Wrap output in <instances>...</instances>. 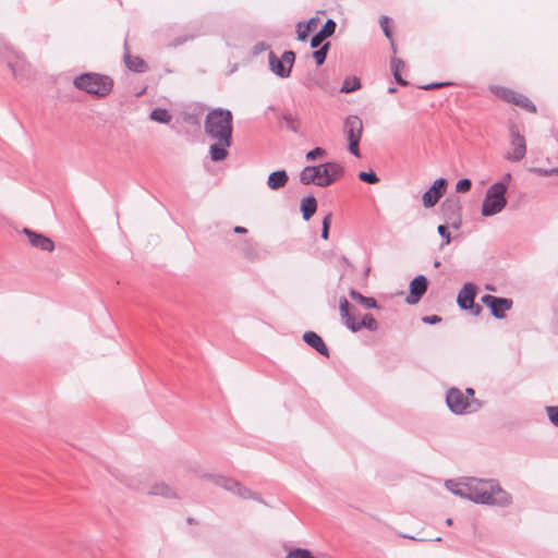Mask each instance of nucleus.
<instances>
[{
  "label": "nucleus",
  "mask_w": 558,
  "mask_h": 558,
  "mask_svg": "<svg viewBox=\"0 0 558 558\" xmlns=\"http://www.w3.org/2000/svg\"><path fill=\"white\" fill-rule=\"evenodd\" d=\"M318 25V19H311L306 23H299L296 26L298 39L301 41L306 40L308 34L313 32Z\"/></svg>",
  "instance_id": "22"
},
{
  "label": "nucleus",
  "mask_w": 558,
  "mask_h": 558,
  "mask_svg": "<svg viewBox=\"0 0 558 558\" xmlns=\"http://www.w3.org/2000/svg\"><path fill=\"white\" fill-rule=\"evenodd\" d=\"M304 341L314 348L320 354L328 356L329 351L324 340L314 331H307L303 335Z\"/></svg>",
  "instance_id": "18"
},
{
  "label": "nucleus",
  "mask_w": 558,
  "mask_h": 558,
  "mask_svg": "<svg viewBox=\"0 0 558 558\" xmlns=\"http://www.w3.org/2000/svg\"><path fill=\"white\" fill-rule=\"evenodd\" d=\"M150 119L159 123H169L171 116L166 109L157 108L151 111Z\"/></svg>",
  "instance_id": "30"
},
{
  "label": "nucleus",
  "mask_w": 558,
  "mask_h": 558,
  "mask_svg": "<svg viewBox=\"0 0 558 558\" xmlns=\"http://www.w3.org/2000/svg\"><path fill=\"white\" fill-rule=\"evenodd\" d=\"M10 68L15 77H27L32 72V65L23 56H16L15 60L10 62Z\"/></svg>",
  "instance_id": "17"
},
{
  "label": "nucleus",
  "mask_w": 558,
  "mask_h": 558,
  "mask_svg": "<svg viewBox=\"0 0 558 558\" xmlns=\"http://www.w3.org/2000/svg\"><path fill=\"white\" fill-rule=\"evenodd\" d=\"M228 147L230 145H226L223 141H217L216 144L210 146V157L214 161H221L226 159L228 155Z\"/></svg>",
  "instance_id": "23"
},
{
  "label": "nucleus",
  "mask_w": 558,
  "mask_h": 558,
  "mask_svg": "<svg viewBox=\"0 0 558 558\" xmlns=\"http://www.w3.org/2000/svg\"><path fill=\"white\" fill-rule=\"evenodd\" d=\"M439 234L445 239V244L450 243V233L448 232L447 228L445 226L438 227Z\"/></svg>",
  "instance_id": "42"
},
{
  "label": "nucleus",
  "mask_w": 558,
  "mask_h": 558,
  "mask_svg": "<svg viewBox=\"0 0 558 558\" xmlns=\"http://www.w3.org/2000/svg\"><path fill=\"white\" fill-rule=\"evenodd\" d=\"M436 320H438V318L435 316V317L432 318L430 322H436Z\"/></svg>",
  "instance_id": "53"
},
{
  "label": "nucleus",
  "mask_w": 558,
  "mask_h": 558,
  "mask_svg": "<svg viewBox=\"0 0 558 558\" xmlns=\"http://www.w3.org/2000/svg\"><path fill=\"white\" fill-rule=\"evenodd\" d=\"M330 223H331V214H327L323 220V230H322V238L324 240H327L328 239V232H329V227H330Z\"/></svg>",
  "instance_id": "39"
},
{
  "label": "nucleus",
  "mask_w": 558,
  "mask_h": 558,
  "mask_svg": "<svg viewBox=\"0 0 558 558\" xmlns=\"http://www.w3.org/2000/svg\"><path fill=\"white\" fill-rule=\"evenodd\" d=\"M24 233L27 235L29 243L41 251L52 252L54 250V243L51 239L44 234L36 233L32 230L24 229Z\"/></svg>",
  "instance_id": "15"
},
{
  "label": "nucleus",
  "mask_w": 558,
  "mask_h": 558,
  "mask_svg": "<svg viewBox=\"0 0 558 558\" xmlns=\"http://www.w3.org/2000/svg\"><path fill=\"white\" fill-rule=\"evenodd\" d=\"M360 87H361V83H360L359 78H356V77L348 78L343 82L341 92L351 93V92L359 89Z\"/></svg>",
  "instance_id": "32"
},
{
  "label": "nucleus",
  "mask_w": 558,
  "mask_h": 558,
  "mask_svg": "<svg viewBox=\"0 0 558 558\" xmlns=\"http://www.w3.org/2000/svg\"><path fill=\"white\" fill-rule=\"evenodd\" d=\"M427 289V280L424 276L415 277L410 283V295L408 296V302L410 304H415L420 301L421 296L426 292Z\"/></svg>",
  "instance_id": "16"
},
{
  "label": "nucleus",
  "mask_w": 558,
  "mask_h": 558,
  "mask_svg": "<svg viewBox=\"0 0 558 558\" xmlns=\"http://www.w3.org/2000/svg\"><path fill=\"white\" fill-rule=\"evenodd\" d=\"M446 402L449 410L454 414H466L475 412L481 408V403L477 399H470V397L464 396V392L456 386H451L447 391Z\"/></svg>",
  "instance_id": "6"
},
{
  "label": "nucleus",
  "mask_w": 558,
  "mask_h": 558,
  "mask_svg": "<svg viewBox=\"0 0 558 558\" xmlns=\"http://www.w3.org/2000/svg\"><path fill=\"white\" fill-rule=\"evenodd\" d=\"M204 477L208 478L215 485H217L226 490L230 489V485L233 481V478H231V477H227V476L219 475V474H206V475H204Z\"/></svg>",
  "instance_id": "28"
},
{
  "label": "nucleus",
  "mask_w": 558,
  "mask_h": 558,
  "mask_svg": "<svg viewBox=\"0 0 558 558\" xmlns=\"http://www.w3.org/2000/svg\"><path fill=\"white\" fill-rule=\"evenodd\" d=\"M339 310L340 316L344 323V325L353 332L361 330L362 328H366L368 330H376L378 328V324L376 319L366 314L363 317H350L349 316V302L347 299L341 298L339 301Z\"/></svg>",
  "instance_id": "7"
},
{
  "label": "nucleus",
  "mask_w": 558,
  "mask_h": 558,
  "mask_svg": "<svg viewBox=\"0 0 558 558\" xmlns=\"http://www.w3.org/2000/svg\"><path fill=\"white\" fill-rule=\"evenodd\" d=\"M149 495L162 496L166 498H177L174 490L165 483L155 484L148 492Z\"/></svg>",
  "instance_id": "24"
},
{
  "label": "nucleus",
  "mask_w": 558,
  "mask_h": 558,
  "mask_svg": "<svg viewBox=\"0 0 558 558\" xmlns=\"http://www.w3.org/2000/svg\"><path fill=\"white\" fill-rule=\"evenodd\" d=\"M326 154L325 149L324 148H320V147H316L312 150H310L307 154H306V158L308 160H314L318 157H322Z\"/></svg>",
  "instance_id": "40"
},
{
  "label": "nucleus",
  "mask_w": 558,
  "mask_h": 558,
  "mask_svg": "<svg viewBox=\"0 0 558 558\" xmlns=\"http://www.w3.org/2000/svg\"><path fill=\"white\" fill-rule=\"evenodd\" d=\"M289 177L284 170L271 172L267 179V185L270 190H279L286 186Z\"/></svg>",
  "instance_id": "19"
},
{
  "label": "nucleus",
  "mask_w": 558,
  "mask_h": 558,
  "mask_svg": "<svg viewBox=\"0 0 558 558\" xmlns=\"http://www.w3.org/2000/svg\"><path fill=\"white\" fill-rule=\"evenodd\" d=\"M482 303L490 308L492 314L496 318H504L506 312L512 307V301L509 299L497 298L490 294H486L481 299Z\"/></svg>",
  "instance_id": "12"
},
{
  "label": "nucleus",
  "mask_w": 558,
  "mask_h": 558,
  "mask_svg": "<svg viewBox=\"0 0 558 558\" xmlns=\"http://www.w3.org/2000/svg\"><path fill=\"white\" fill-rule=\"evenodd\" d=\"M236 495L243 499H254L259 502L263 501L262 498L256 493H254L253 490H251L250 488H247L243 485H241V487L236 492Z\"/></svg>",
  "instance_id": "31"
},
{
  "label": "nucleus",
  "mask_w": 558,
  "mask_h": 558,
  "mask_svg": "<svg viewBox=\"0 0 558 558\" xmlns=\"http://www.w3.org/2000/svg\"><path fill=\"white\" fill-rule=\"evenodd\" d=\"M471 189V181L469 179H461L456 185V190L459 193H466Z\"/></svg>",
  "instance_id": "38"
},
{
  "label": "nucleus",
  "mask_w": 558,
  "mask_h": 558,
  "mask_svg": "<svg viewBox=\"0 0 558 558\" xmlns=\"http://www.w3.org/2000/svg\"><path fill=\"white\" fill-rule=\"evenodd\" d=\"M510 180H511V174H510V173H506V174L504 175V178H502V181H501V182H506V183H507V185H508V184H509V182H510Z\"/></svg>",
  "instance_id": "49"
},
{
  "label": "nucleus",
  "mask_w": 558,
  "mask_h": 558,
  "mask_svg": "<svg viewBox=\"0 0 558 558\" xmlns=\"http://www.w3.org/2000/svg\"><path fill=\"white\" fill-rule=\"evenodd\" d=\"M232 119L231 111L220 108L213 109L206 117L205 131L211 138L231 145Z\"/></svg>",
  "instance_id": "3"
},
{
  "label": "nucleus",
  "mask_w": 558,
  "mask_h": 558,
  "mask_svg": "<svg viewBox=\"0 0 558 558\" xmlns=\"http://www.w3.org/2000/svg\"><path fill=\"white\" fill-rule=\"evenodd\" d=\"M447 181L445 179H437L433 185L423 194L422 201L425 207H433L437 204L439 198L445 194Z\"/></svg>",
  "instance_id": "14"
},
{
  "label": "nucleus",
  "mask_w": 558,
  "mask_h": 558,
  "mask_svg": "<svg viewBox=\"0 0 558 558\" xmlns=\"http://www.w3.org/2000/svg\"><path fill=\"white\" fill-rule=\"evenodd\" d=\"M234 232L235 233H246L247 230L244 227H239L238 226V227L234 228Z\"/></svg>",
  "instance_id": "48"
},
{
  "label": "nucleus",
  "mask_w": 558,
  "mask_h": 558,
  "mask_svg": "<svg viewBox=\"0 0 558 558\" xmlns=\"http://www.w3.org/2000/svg\"><path fill=\"white\" fill-rule=\"evenodd\" d=\"M476 288L472 283H466L458 294L457 302L463 310H471L474 315L481 313V306L474 304Z\"/></svg>",
  "instance_id": "13"
},
{
  "label": "nucleus",
  "mask_w": 558,
  "mask_h": 558,
  "mask_svg": "<svg viewBox=\"0 0 558 558\" xmlns=\"http://www.w3.org/2000/svg\"><path fill=\"white\" fill-rule=\"evenodd\" d=\"M286 558H315L306 548H294L290 550Z\"/></svg>",
  "instance_id": "33"
},
{
  "label": "nucleus",
  "mask_w": 558,
  "mask_h": 558,
  "mask_svg": "<svg viewBox=\"0 0 558 558\" xmlns=\"http://www.w3.org/2000/svg\"><path fill=\"white\" fill-rule=\"evenodd\" d=\"M336 31V23L332 20H328L323 28L319 31L326 38L331 36Z\"/></svg>",
  "instance_id": "36"
},
{
  "label": "nucleus",
  "mask_w": 558,
  "mask_h": 558,
  "mask_svg": "<svg viewBox=\"0 0 558 558\" xmlns=\"http://www.w3.org/2000/svg\"><path fill=\"white\" fill-rule=\"evenodd\" d=\"M328 49H329V43H326L320 49L316 50L313 53V57H314L317 65H322L325 62Z\"/></svg>",
  "instance_id": "34"
},
{
  "label": "nucleus",
  "mask_w": 558,
  "mask_h": 558,
  "mask_svg": "<svg viewBox=\"0 0 558 558\" xmlns=\"http://www.w3.org/2000/svg\"><path fill=\"white\" fill-rule=\"evenodd\" d=\"M447 85H449V83L428 84V85L422 86V88L428 90V89H434V88H440V87H444Z\"/></svg>",
  "instance_id": "44"
},
{
  "label": "nucleus",
  "mask_w": 558,
  "mask_h": 558,
  "mask_svg": "<svg viewBox=\"0 0 558 558\" xmlns=\"http://www.w3.org/2000/svg\"><path fill=\"white\" fill-rule=\"evenodd\" d=\"M402 537H404V538H409V539H414V541L416 539L415 537L410 536V535H407V534L402 535Z\"/></svg>",
  "instance_id": "50"
},
{
  "label": "nucleus",
  "mask_w": 558,
  "mask_h": 558,
  "mask_svg": "<svg viewBox=\"0 0 558 558\" xmlns=\"http://www.w3.org/2000/svg\"><path fill=\"white\" fill-rule=\"evenodd\" d=\"M73 84L77 89L95 98L107 97L114 86L112 77L96 72H88L76 76Z\"/></svg>",
  "instance_id": "4"
},
{
  "label": "nucleus",
  "mask_w": 558,
  "mask_h": 558,
  "mask_svg": "<svg viewBox=\"0 0 558 558\" xmlns=\"http://www.w3.org/2000/svg\"><path fill=\"white\" fill-rule=\"evenodd\" d=\"M379 24H380V27H381L385 36L390 40L391 49H392L393 53H397V45L393 40L392 32H391V19L388 16H381L379 19Z\"/></svg>",
  "instance_id": "26"
},
{
  "label": "nucleus",
  "mask_w": 558,
  "mask_h": 558,
  "mask_svg": "<svg viewBox=\"0 0 558 558\" xmlns=\"http://www.w3.org/2000/svg\"><path fill=\"white\" fill-rule=\"evenodd\" d=\"M532 171L539 175H549V174L555 173V170H543L541 168H534V169H532Z\"/></svg>",
  "instance_id": "45"
},
{
  "label": "nucleus",
  "mask_w": 558,
  "mask_h": 558,
  "mask_svg": "<svg viewBox=\"0 0 558 558\" xmlns=\"http://www.w3.org/2000/svg\"><path fill=\"white\" fill-rule=\"evenodd\" d=\"M546 411L551 424L558 427V405L546 407Z\"/></svg>",
  "instance_id": "37"
},
{
  "label": "nucleus",
  "mask_w": 558,
  "mask_h": 558,
  "mask_svg": "<svg viewBox=\"0 0 558 558\" xmlns=\"http://www.w3.org/2000/svg\"><path fill=\"white\" fill-rule=\"evenodd\" d=\"M510 135V149L508 150L506 158L510 161H520L526 154L525 138L515 128L511 129Z\"/></svg>",
  "instance_id": "11"
},
{
  "label": "nucleus",
  "mask_w": 558,
  "mask_h": 558,
  "mask_svg": "<svg viewBox=\"0 0 558 558\" xmlns=\"http://www.w3.org/2000/svg\"><path fill=\"white\" fill-rule=\"evenodd\" d=\"M447 488L454 495L466 498L468 492L465 488L469 486V481L465 483H456L452 480L446 482Z\"/></svg>",
  "instance_id": "27"
},
{
  "label": "nucleus",
  "mask_w": 558,
  "mask_h": 558,
  "mask_svg": "<svg viewBox=\"0 0 558 558\" xmlns=\"http://www.w3.org/2000/svg\"><path fill=\"white\" fill-rule=\"evenodd\" d=\"M187 522H189V523H192V522H193V519H192V518H189V519H187Z\"/></svg>",
  "instance_id": "55"
},
{
  "label": "nucleus",
  "mask_w": 558,
  "mask_h": 558,
  "mask_svg": "<svg viewBox=\"0 0 558 558\" xmlns=\"http://www.w3.org/2000/svg\"><path fill=\"white\" fill-rule=\"evenodd\" d=\"M506 182H497L487 190L482 205V215L484 217L494 216L500 213L506 207Z\"/></svg>",
  "instance_id": "5"
},
{
  "label": "nucleus",
  "mask_w": 558,
  "mask_h": 558,
  "mask_svg": "<svg viewBox=\"0 0 558 558\" xmlns=\"http://www.w3.org/2000/svg\"><path fill=\"white\" fill-rule=\"evenodd\" d=\"M446 524H447V525H451V524H452V519H451V518H448V519L446 520Z\"/></svg>",
  "instance_id": "52"
},
{
  "label": "nucleus",
  "mask_w": 558,
  "mask_h": 558,
  "mask_svg": "<svg viewBox=\"0 0 558 558\" xmlns=\"http://www.w3.org/2000/svg\"><path fill=\"white\" fill-rule=\"evenodd\" d=\"M344 132L349 142V150L355 157H361L359 144L363 133V122L356 116H350L344 122Z\"/></svg>",
  "instance_id": "8"
},
{
  "label": "nucleus",
  "mask_w": 558,
  "mask_h": 558,
  "mask_svg": "<svg viewBox=\"0 0 558 558\" xmlns=\"http://www.w3.org/2000/svg\"><path fill=\"white\" fill-rule=\"evenodd\" d=\"M466 499L482 505L505 507L511 504V496L493 481L469 478Z\"/></svg>",
  "instance_id": "1"
},
{
  "label": "nucleus",
  "mask_w": 558,
  "mask_h": 558,
  "mask_svg": "<svg viewBox=\"0 0 558 558\" xmlns=\"http://www.w3.org/2000/svg\"><path fill=\"white\" fill-rule=\"evenodd\" d=\"M124 63L128 66V69L134 72H145L147 70L146 62L138 56L125 53Z\"/></svg>",
  "instance_id": "21"
},
{
  "label": "nucleus",
  "mask_w": 558,
  "mask_h": 558,
  "mask_svg": "<svg viewBox=\"0 0 558 558\" xmlns=\"http://www.w3.org/2000/svg\"><path fill=\"white\" fill-rule=\"evenodd\" d=\"M440 265V263L437 260L435 262V266L438 267Z\"/></svg>",
  "instance_id": "54"
},
{
  "label": "nucleus",
  "mask_w": 558,
  "mask_h": 558,
  "mask_svg": "<svg viewBox=\"0 0 558 558\" xmlns=\"http://www.w3.org/2000/svg\"><path fill=\"white\" fill-rule=\"evenodd\" d=\"M317 202L315 197L308 196L302 199L301 202V210L303 214V218L308 220L316 211Z\"/></svg>",
  "instance_id": "25"
},
{
  "label": "nucleus",
  "mask_w": 558,
  "mask_h": 558,
  "mask_svg": "<svg viewBox=\"0 0 558 558\" xmlns=\"http://www.w3.org/2000/svg\"><path fill=\"white\" fill-rule=\"evenodd\" d=\"M493 93L501 100L518 106L527 112L536 111L535 106L527 97L508 87L496 86L494 87Z\"/></svg>",
  "instance_id": "9"
},
{
  "label": "nucleus",
  "mask_w": 558,
  "mask_h": 558,
  "mask_svg": "<svg viewBox=\"0 0 558 558\" xmlns=\"http://www.w3.org/2000/svg\"><path fill=\"white\" fill-rule=\"evenodd\" d=\"M463 392H464V396L470 397V399H475L474 398L475 391L472 387H466Z\"/></svg>",
  "instance_id": "46"
},
{
  "label": "nucleus",
  "mask_w": 558,
  "mask_h": 558,
  "mask_svg": "<svg viewBox=\"0 0 558 558\" xmlns=\"http://www.w3.org/2000/svg\"><path fill=\"white\" fill-rule=\"evenodd\" d=\"M344 174V168L333 161L318 166L305 167L300 172V181L304 185L315 184L319 187H327L340 180Z\"/></svg>",
  "instance_id": "2"
},
{
  "label": "nucleus",
  "mask_w": 558,
  "mask_h": 558,
  "mask_svg": "<svg viewBox=\"0 0 558 558\" xmlns=\"http://www.w3.org/2000/svg\"><path fill=\"white\" fill-rule=\"evenodd\" d=\"M241 483L236 480H233L231 485H230V489H228V492H231L232 494H235L236 495V492L239 490V488L241 487Z\"/></svg>",
  "instance_id": "43"
},
{
  "label": "nucleus",
  "mask_w": 558,
  "mask_h": 558,
  "mask_svg": "<svg viewBox=\"0 0 558 558\" xmlns=\"http://www.w3.org/2000/svg\"><path fill=\"white\" fill-rule=\"evenodd\" d=\"M324 39H326V37H325V36H323L320 32H318V33H317V34L312 38V40H311V46H312L313 48H316V47H318V46L323 43V40H324Z\"/></svg>",
  "instance_id": "41"
},
{
  "label": "nucleus",
  "mask_w": 558,
  "mask_h": 558,
  "mask_svg": "<svg viewBox=\"0 0 558 558\" xmlns=\"http://www.w3.org/2000/svg\"><path fill=\"white\" fill-rule=\"evenodd\" d=\"M294 60L295 54L293 51H284L281 58H277L274 52L269 53L270 69L275 74L281 77H287L290 75Z\"/></svg>",
  "instance_id": "10"
},
{
  "label": "nucleus",
  "mask_w": 558,
  "mask_h": 558,
  "mask_svg": "<svg viewBox=\"0 0 558 558\" xmlns=\"http://www.w3.org/2000/svg\"><path fill=\"white\" fill-rule=\"evenodd\" d=\"M396 92H397V89L395 87L388 88V93H390V94L396 93Z\"/></svg>",
  "instance_id": "51"
},
{
  "label": "nucleus",
  "mask_w": 558,
  "mask_h": 558,
  "mask_svg": "<svg viewBox=\"0 0 558 558\" xmlns=\"http://www.w3.org/2000/svg\"><path fill=\"white\" fill-rule=\"evenodd\" d=\"M359 179L368 184H377L379 182V178L374 172H365L362 171L359 173Z\"/></svg>",
  "instance_id": "35"
},
{
  "label": "nucleus",
  "mask_w": 558,
  "mask_h": 558,
  "mask_svg": "<svg viewBox=\"0 0 558 558\" xmlns=\"http://www.w3.org/2000/svg\"><path fill=\"white\" fill-rule=\"evenodd\" d=\"M350 296H351L352 300L359 302L360 304H362L366 308H374V307L377 306L375 299L364 296V295H362L360 292H357L355 290H352L350 292Z\"/></svg>",
  "instance_id": "29"
},
{
  "label": "nucleus",
  "mask_w": 558,
  "mask_h": 558,
  "mask_svg": "<svg viewBox=\"0 0 558 558\" xmlns=\"http://www.w3.org/2000/svg\"><path fill=\"white\" fill-rule=\"evenodd\" d=\"M349 316H350V317H359V315L356 314V311H355L354 306H352L350 303H349Z\"/></svg>",
  "instance_id": "47"
},
{
  "label": "nucleus",
  "mask_w": 558,
  "mask_h": 558,
  "mask_svg": "<svg viewBox=\"0 0 558 558\" xmlns=\"http://www.w3.org/2000/svg\"><path fill=\"white\" fill-rule=\"evenodd\" d=\"M390 68L393 74V77L398 84L401 86H407L409 83L402 76L405 70V63L399 58H392L390 62Z\"/></svg>",
  "instance_id": "20"
}]
</instances>
